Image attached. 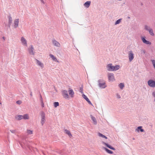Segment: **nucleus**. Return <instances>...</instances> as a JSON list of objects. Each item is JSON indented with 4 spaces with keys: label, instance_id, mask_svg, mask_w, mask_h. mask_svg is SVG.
<instances>
[{
    "label": "nucleus",
    "instance_id": "4468645a",
    "mask_svg": "<svg viewBox=\"0 0 155 155\" xmlns=\"http://www.w3.org/2000/svg\"><path fill=\"white\" fill-rule=\"evenodd\" d=\"M19 21V19L18 18L16 19L14 21V26L15 28L18 27V23Z\"/></svg>",
    "mask_w": 155,
    "mask_h": 155
},
{
    "label": "nucleus",
    "instance_id": "c9c22d12",
    "mask_svg": "<svg viewBox=\"0 0 155 155\" xmlns=\"http://www.w3.org/2000/svg\"><path fill=\"white\" fill-rule=\"evenodd\" d=\"M79 91L82 94L83 93L82 88L80 87V88Z\"/></svg>",
    "mask_w": 155,
    "mask_h": 155
},
{
    "label": "nucleus",
    "instance_id": "cd10ccee",
    "mask_svg": "<svg viewBox=\"0 0 155 155\" xmlns=\"http://www.w3.org/2000/svg\"><path fill=\"white\" fill-rule=\"evenodd\" d=\"M98 135L100 137H101L102 138H104L105 139H107V137H106V136H105L104 135H103V134H102L100 133H98Z\"/></svg>",
    "mask_w": 155,
    "mask_h": 155
},
{
    "label": "nucleus",
    "instance_id": "1a4fd4ad",
    "mask_svg": "<svg viewBox=\"0 0 155 155\" xmlns=\"http://www.w3.org/2000/svg\"><path fill=\"white\" fill-rule=\"evenodd\" d=\"M35 61L37 65L39 66L41 69H43L44 68V64L41 61L37 59L35 60Z\"/></svg>",
    "mask_w": 155,
    "mask_h": 155
},
{
    "label": "nucleus",
    "instance_id": "0eeeda50",
    "mask_svg": "<svg viewBox=\"0 0 155 155\" xmlns=\"http://www.w3.org/2000/svg\"><path fill=\"white\" fill-rule=\"evenodd\" d=\"M147 84L151 87H155V81L153 79H149L147 81Z\"/></svg>",
    "mask_w": 155,
    "mask_h": 155
},
{
    "label": "nucleus",
    "instance_id": "473e14b6",
    "mask_svg": "<svg viewBox=\"0 0 155 155\" xmlns=\"http://www.w3.org/2000/svg\"><path fill=\"white\" fill-rule=\"evenodd\" d=\"M152 95L154 98V101L155 102V91L152 93Z\"/></svg>",
    "mask_w": 155,
    "mask_h": 155
},
{
    "label": "nucleus",
    "instance_id": "9d476101",
    "mask_svg": "<svg viewBox=\"0 0 155 155\" xmlns=\"http://www.w3.org/2000/svg\"><path fill=\"white\" fill-rule=\"evenodd\" d=\"M98 86L101 88H104L107 87L105 82L104 81H99Z\"/></svg>",
    "mask_w": 155,
    "mask_h": 155
},
{
    "label": "nucleus",
    "instance_id": "2eb2a0df",
    "mask_svg": "<svg viewBox=\"0 0 155 155\" xmlns=\"http://www.w3.org/2000/svg\"><path fill=\"white\" fill-rule=\"evenodd\" d=\"M52 42L53 45L56 47H59L61 46L60 43L55 40H53Z\"/></svg>",
    "mask_w": 155,
    "mask_h": 155
},
{
    "label": "nucleus",
    "instance_id": "f03ea898",
    "mask_svg": "<svg viewBox=\"0 0 155 155\" xmlns=\"http://www.w3.org/2000/svg\"><path fill=\"white\" fill-rule=\"evenodd\" d=\"M144 27V29L148 31L150 35L152 36H154V35L153 29L149 25H145Z\"/></svg>",
    "mask_w": 155,
    "mask_h": 155
},
{
    "label": "nucleus",
    "instance_id": "a211bd4d",
    "mask_svg": "<svg viewBox=\"0 0 155 155\" xmlns=\"http://www.w3.org/2000/svg\"><path fill=\"white\" fill-rule=\"evenodd\" d=\"M68 91L69 96L71 97H74V92L73 90L71 89H69Z\"/></svg>",
    "mask_w": 155,
    "mask_h": 155
},
{
    "label": "nucleus",
    "instance_id": "c85d7f7f",
    "mask_svg": "<svg viewBox=\"0 0 155 155\" xmlns=\"http://www.w3.org/2000/svg\"><path fill=\"white\" fill-rule=\"evenodd\" d=\"M23 119H29V117L28 114H25L24 115L22 116Z\"/></svg>",
    "mask_w": 155,
    "mask_h": 155
},
{
    "label": "nucleus",
    "instance_id": "dca6fc26",
    "mask_svg": "<svg viewBox=\"0 0 155 155\" xmlns=\"http://www.w3.org/2000/svg\"><path fill=\"white\" fill-rule=\"evenodd\" d=\"M102 143L103 144L106 146L108 148H110L111 150H115V149L113 147H112L111 146H110L109 144H108V143H106L104 142H102Z\"/></svg>",
    "mask_w": 155,
    "mask_h": 155
},
{
    "label": "nucleus",
    "instance_id": "f704fd0d",
    "mask_svg": "<svg viewBox=\"0 0 155 155\" xmlns=\"http://www.w3.org/2000/svg\"><path fill=\"white\" fill-rule=\"evenodd\" d=\"M9 23H11L12 21V19L11 17H9Z\"/></svg>",
    "mask_w": 155,
    "mask_h": 155
},
{
    "label": "nucleus",
    "instance_id": "ddd939ff",
    "mask_svg": "<svg viewBox=\"0 0 155 155\" xmlns=\"http://www.w3.org/2000/svg\"><path fill=\"white\" fill-rule=\"evenodd\" d=\"M62 95L63 96L66 98H69V95L68 94V92L66 90H63L62 91Z\"/></svg>",
    "mask_w": 155,
    "mask_h": 155
},
{
    "label": "nucleus",
    "instance_id": "e433bc0d",
    "mask_svg": "<svg viewBox=\"0 0 155 155\" xmlns=\"http://www.w3.org/2000/svg\"><path fill=\"white\" fill-rule=\"evenodd\" d=\"M10 132L13 133H14L15 132V130H10Z\"/></svg>",
    "mask_w": 155,
    "mask_h": 155
},
{
    "label": "nucleus",
    "instance_id": "f257e3e1",
    "mask_svg": "<svg viewBox=\"0 0 155 155\" xmlns=\"http://www.w3.org/2000/svg\"><path fill=\"white\" fill-rule=\"evenodd\" d=\"M120 67L118 65H116L114 66H113L111 64H108L107 67V69L109 71H116L118 70Z\"/></svg>",
    "mask_w": 155,
    "mask_h": 155
},
{
    "label": "nucleus",
    "instance_id": "58836bf2",
    "mask_svg": "<svg viewBox=\"0 0 155 155\" xmlns=\"http://www.w3.org/2000/svg\"><path fill=\"white\" fill-rule=\"evenodd\" d=\"M40 1H41V2L43 3L44 4V1L43 0H40Z\"/></svg>",
    "mask_w": 155,
    "mask_h": 155
},
{
    "label": "nucleus",
    "instance_id": "f8f14e48",
    "mask_svg": "<svg viewBox=\"0 0 155 155\" xmlns=\"http://www.w3.org/2000/svg\"><path fill=\"white\" fill-rule=\"evenodd\" d=\"M28 50L30 54L31 55H33L34 54V48L33 45H31L28 48Z\"/></svg>",
    "mask_w": 155,
    "mask_h": 155
},
{
    "label": "nucleus",
    "instance_id": "6e6552de",
    "mask_svg": "<svg viewBox=\"0 0 155 155\" xmlns=\"http://www.w3.org/2000/svg\"><path fill=\"white\" fill-rule=\"evenodd\" d=\"M128 57L130 62L132 61L134 58V54L132 51H130L128 52Z\"/></svg>",
    "mask_w": 155,
    "mask_h": 155
},
{
    "label": "nucleus",
    "instance_id": "4c0bfd02",
    "mask_svg": "<svg viewBox=\"0 0 155 155\" xmlns=\"http://www.w3.org/2000/svg\"><path fill=\"white\" fill-rule=\"evenodd\" d=\"M145 51L144 50H142L141 51V52L142 54H144L145 53Z\"/></svg>",
    "mask_w": 155,
    "mask_h": 155
},
{
    "label": "nucleus",
    "instance_id": "423d86ee",
    "mask_svg": "<svg viewBox=\"0 0 155 155\" xmlns=\"http://www.w3.org/2000/svg\"><path fill=\"white\" fill-rule=\"evenodd\" d=\"M108 80L110 82H114L115 81L114 74L112 73H109L107 74Z\"/></svg>",
    "mask_w": 155,
    "mask_h": 155
},
{
    "label": "nucleus",
    "instance_id": "39448f33",
    "mask_svg": "<svg viewBox=\"0 0 155 155\" xmlns=\"http://www.w3.org/2000/svg\"><path fill=\"white\" fill-rule=\"evenodd\" d=\"M140 38L143 44L147 45H150L151 44V43L150 41L146 39V37L145 36H141Z\"/></svg>",
    "mask_w": 155,
    "mask_h": 155
},
{
    "label": "nucleus",
    "instance_id": "2f4dec72",
    "mask_svg": "<svg viewBox=\"0 0 155 155\" xmlns=\"http://www.w3.org/2000/svg\"><path fill=\"white\" fill-rule=\"evenodd\" d=\"M59 105V103L58 102H55L54 103V107H57Z\"/></svg>",
    "mask_w": 155,
    "mask_h": 155
},
{
    "label": "nucleus",
    "instance_id": "9b49d317",
    "mask_svg": "<svg viewBox=\"0 0 155 155\" xmlns=\"http://www.w3.org/2000/svg\"><path fill=\"white\" fill-rule=\"evenodd\" d=\"M49 56L51 58L52 60L54 61L57 63L59 62V61L57 59V58L53 55L51 54H50L49 55Z\"/></svg>",
    "mask_w": 155,
    "mask_h": 155
},
{
    "label": "nucleus",
    "instance_id": "bb28decb",
    "mask_svg": "<svg viewBox=\"0 0 155 155\" xmlns=\"http://www.w3.org/2000/svg\"><path fill=\"white\" fill-rule=\"evenodd\" d=\"M26 132L28 135H31L33 134V131L27 129Z\"/></svg>",
    "mask_w": 155,
    "mask_h": 155
},
{
    "label": "nucleus",
    "instance_id": "4be33fe9",
    "mask_svg": "<svg viewBox=\"0 0 155 155\" xmlns=\"http://www.w3.org/2000/svg\"><path fill=\"white\" fill-rule=\"evenodd\" d=\"M142 127L141 126L138 127H137V128L136 129V130L138 132L139 131V130H140L141 132H143L144 130L142 129Z\"/></svg>",
    "mask_w": 155,
    "mask_h": 155
},
{
    "label": "nucleus",
    "instance_id": "72a5a7b5",
    "mask_svg": "<svg viewBox=\"0 0 155 155\" xmlns=\"http://www.w3.org/2000/svg\"><path fill=\"white\" fill-rule=\"evenodd\" d=\"M21 101H18L16 102V103L18 104H21Z\"/></svg>",
    "mask_w": 155,
    "mask_h": 155
},
{
    "label": "nucleus",
    "instance_id": "393cba45",
    "mask_svg": "<svg viewBox=\"0 0 155 155\" xmlns=\"http://www.w3.org/2000/svg\"><path fill=\"white\" fill-rule=\"evenodd\" d=\"M82 97L84 99H85L88 103H89V104H91V102L90 101H89V100L88 98L87 97V96L86 95H85L84 94H83L82 95Z\"/></svg>",
    "mask_w": 155,
    "mask_h": 155
},
{
    "label": "nucleus",
    "instance_id": "a878e982",
    "mask_svg": "<svg viewBox=\"0 0 155 155\" xmlns=\"http://www.w3.org/2000/svg\"><path fill=\"white\" fill-rule=\"evenodd\" d=\"M150 61L151 63V64L152 65V66L155 70V60L154 59H151L150 60Z\"/></svg>",
    "mask_w": 155,
    "mask_h": 155
},
{
    "label": "nucleus",
    "instance_id": "ea45409f",
    "mask_svg": "<svg viewBox=\"0 0 155 155\" xmlns=\"http://www.w3.org/2000/svg\"><path fill=\"white\" fill-rule=\"evenodd\" d=\"M2 38L4 40H5V38L4 37H2Z\"/></svg>",
    "mask_w": 155,
    "mask_h": 155
},
{
    "label": "nucleus",
    "instance_id": "b1692460",
    "mask_svg": "<svg viewBox=\"0 0 155 155\" xmlns=\"http://www.w3.org/2000/svg\"><path fill=\"white\" fill-rule=\"evenodd\" d=\"M103 149H104V150H105V151H106L107 153H110V154H112V153H113V152L112 151H111V150H109L107 148H105V147H103Z\"/></svg>",
    "mask_w": 155,
    "mask_h": 155
},
{
    "label": "nucleus",
    "instance_id": "c756f323",
    "mask_svg": "<svg viewBox=\"0 0 155 155\" xmlns=\"http://www.w3.org/2000/svg\"><path fill=\"white\" fill-rule=\"evenodd\" d=\"M121 20H122L121 19H120L117 20L115 22V25H118V24H120L121 22Z\"/></svg>",
    "mask_w": 155,
    "mask_h": 155
},
{
    "label": "nucleus",
    "instance_id": "5701e85b",
    "mask_svg": "<svg viewBox=\"0 0 155 155\" xmlns=\"http://www.w3.org/2000/svg\"><path fill=\"white\" fill-rule=\"evenodd\" d=\"M64 132L65 133L67 134L70 137H72V135L70 133V131L67 130H65Z\"/></svg>",
    "mask_w": 155,
    "mask_h": 155
},
{
    "label": "nucleus",
    "instance_id": "20e7f679",
    "mask_svg": "<svg viewBox=\"0 0 155 155\" xmlns=\"http://www.w3.org/2000/svg\"><path fill=\"white\" fill-rule=\"evenodd\" d=\"M20 41L22 45L25 47H28V41L25 37L22 36L21 37L20 39Z\"/></svg>",
    "mask_w": 155,
    "mask_h": 155
},
{
    "label": "nucleus",
    "instance_id": "412c9836",
    "mask_svg": "<svg viewBox=\"0 0 155 155\" xmlns=\"http://www.w3.org/2000/svg\"><path fill=\"white\" fill-rule=\"evenodd\" d=\"M15 118L17 120H20L23 119V116L21 115H17L15 116Z\"/></svg>",
    "mask_w": 155,
    "mask_h": 155
},
{
    "label": "nucleus",
    "instance_id": "f3484780",
    "mask_svg": "<svg viewBox=\"0 0 155 155\" xmlns=\"http://www.w3.org/2000/svg\"><path fill=\"white\" fill-rule=\"evenodd\" d=\"M91 4L90 1H87L84 4V6L85 8H88Z\"/></svg>",
    "mask_w": 155,
    "mask_h": 155
},
{
    "label": "nucleus",
    "instance_id": "aec40b11",
    "mask_svg": "<svg viewBox=\"0 0 155 155\" xmlns=\"http://www.w3.org/2000/svg\"><path fill=\"white\" fill-rule=\"evenodd\" d=\"M118 87L120 90H122L125 87L124 84L123 83H120L118 84Z\"/></svg>",
    "mask_w": 155,
    "mask_h": 155
},
{
    "label": "nucleus",
    "instance_id": "6ab92c4d",
    "mask_svg": "<svg viewBox=\"0 0 155 155\" xmlns=\"http://www.w3.org/2000/svg\"><path fill=\"white\" fill-rule=\"evenodd\" d=\"M91 120L93 121V123L94 125H96L97 124V121L94 117L91 115L90 116Z\"/></svg>",
    "mask_w": 155,
    "mask_h": 155
},
{
    "label": "nucleus",
    "instance_id": "7c9ffc66",
    "mask_svg": "<svg viewBox=\"0 0 155 155\" xmlns=\"http://www.w3.org/2000/svg\"><path fill=\"white\" fill-rule=\"evenodd\" d=\"M116 96L117 98L119 99L120 98L121 96L118 93H117L116 94Z\"/></svg>",
    "mask_w": 155,
    "mask_h": 155
},
{
    "label": "nucleus",
    "instance_id": "7ed1b4c3",
    "mask_svg": "<svg viewBox=\"0 0 155 155\" xmlns=\"http://www.w3.org/2000/svg\"><path fill=\"white\" fill-rule=\"evenodd\" d=\"M40 117L41 118V123L43 126L46 120L45 115V113L41 111L40 113Z\"/></svg>",
    "mask_w": 155,
    "mask_h": 155
}]
</instances>
